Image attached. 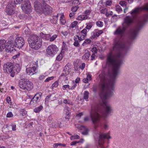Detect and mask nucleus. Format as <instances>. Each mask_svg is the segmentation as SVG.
<instances>
[{
	"label": "nucleus",
	"instance_id": "obj_1",
	"mask_svg": "<svg viewBox=\"0 0 148 148\" xmlns=\"http://www.w3.org/2000/svg\"><path fill=\"white\" fill-rule=\"evenodd\" d=\"M124 56L121 53H117L113 56L112 53L109 54L108 56L106 64L112 68V73L109 74V79L106 76L104 72L102 71L99 75L100 79L101 90L99 95L102 99V106L105 108L104 111L92 108L90 114V117L94 125L95 129L98 126L102 127L100 122L102 116L106 118L112 111L111 105L106 100L112 97L113 92L114 86L116 76L119 73V69L122 63Z\"/></svg>",
	"mask_w": 148,
	"mask_h": 148
},
{
	"label": "nucleus",
	"instance_id": "obj_2",
	"mask_svg": "<svg viewBox=\"0 0 148 148\" xmlns=\"http://www.w3.org/2000/svg\"><path fill=\"white\" fill-rule=\"evenodd\" d=\"M143 10H145L148 12V5H146L143 8L140 7L135 8L131 12V14L132 15L136 14ZM148 19V14H146L143 16V19L138 20L136 26L132 29L130 31L129 34L130 40L125 44L124 43L122 38L124 35L125 27L123 26L122 27H119L117 28L114 32V34L117 35V36L114 40L113 50L119 51L120 49H128V46L131 44V42L132 40L135 38L138 32Z\"/></svg>",
	"mask_w": 148,
	"mask_h": 148
},
{
	"label": "nucleus",
	"instance_id": "obj_3",
	"mask_svg": "<svg viewBox=\"0 0 148 148\" xmlns=\"http://www.w3.org/2000/svg\"><path fill=\"white\" fill-rule=\"evenodd\" d=\"M29 46L34 50L39 49L42 45V40L37 36L31 35L28 39Z\"/></svg>",
	"mask_w": 148,
	"mask_h": 148
},
{
	"label": "nucleus",
	"instance_id": "obj_4",
	"mask_svg": "<svg viewBox=\"0 0 148 148\" xmlns=\"http://www.w3.org/2000/svg\"><path fill=\"white\" fill-rule=\"evenodd\" d=\"M3 69L4 72H9L10 73V76L12 77L14 76L15 73L16 72V68L14 67L13 64L10 62H6L4 64Z\"/></svg>",
	"mask_w": 148,
	"mask_h": 148
},
{
	"label": "nucleus",
	"instance_id": "obj_5",
	"mask_svg": "<svg viewBox=\"0 0 148 148\" xmlns=\"http://www.w3.org/2000/svg\"><path fill=\"white\" fill-rule=\"evenodd\" d=\"M18 85L21 88L24 90H30L33 88V83L29 80L25 79L20 80Z\"/></svg>",
	"mask_w": 148,
	"mask_h": 148
},
{
	"label": "nucleus",
	"instance_id": "obj_6",
	"mask_svg": "<svg viewBox=\"0 0 148 148\" xmlns=\"http://www.w3.org/2000/svg\"><path fill=\"white\" fill-rule=\"evenodd\" d=\"M58 51V49L57 47L55 45H51L47 48L46 53L48 55L53 56Z\"/></svg>",
	"mask_w": 148,
	"mask_h": 148
},
{
	"label": "nucleus",
	"instance_id": "obj_7",
	"mask_svg": "<svg viewBox=\"0 0 148 148\" xmlns=\"http://www.w3.org/2000/svg\"><path fill=\"white\" fill-rule=\"evenodd\" d=\"M23 11L26 14H29L32 11V8L29 0L25 1L21 6Z\"/></svg>",
	"mask_w": 148,
	"mask_h": 148
},
{
	"label": "nucleus",
	"instance_id": "obj_8",
	"mask_svg": "<svg viewBox=\"0 0 148 148\" xmlns=\"http://www.w3.org/2000/svg\"><path fill=\"white\" fill-rule=\"evenodd\" d=\"M15 5L13 1H10L8 4L6 9V12L7 14L11 15L14 13V9L15 8Z\"/></svg>",
	"mask_w": 148,
	"mask_h": 148
},
{
	"label": "nucleus",
	"instance_id": "obj_9",
	"mask_svg": "<svg viewBox=\"0 0 148 148\" xmlns=\"http://www.w3.org/2000/svg\"><path fill=\"white\" fill-rule=\"evenodd\" d=\"M111 137L109 135V134H101L99 136L98 143L99 145L101 147L103 148V144L105 142V139H111Z\"/></svg>",
	"mask_w": 148,
	"mask_h": 148
},
{
	"label": "nucleus",
	"instance_id": "obj_10",
	"mask_svg": "<svg viewBox=\"0 0 148 148\" xmlns=\"http://www.w3.org/2000/svg\"><path fill=\"white\" fill-rule=\"evenodd\" d=\"M52 8L44 2L42 3V7L40 13H43L46 15L50 14L52 13Z\"/></svg>",
	"mask_w": 148,
	"mask_h": 148
},
{
	"label": "nucleus",
	"instance_id": "obj_11",
	"mask_svg": "<svg viewBox=\"0 0 148 148\" xmlns=\"http://www.w3.org/2000/svg\"><path fill=\"white\" fill-rule=\"evenodd\" d=\"M15 46L18 48H22L24 45L25 42L24 39L21 37H17L14 40Z\"/></svg>",
	"mask_w": 148,
	"mask_h": 148
},
{
	"label": "nucleus",
	"instance_id": "obj_12",
	"mask_svg": "<svg viewBox=\"0 0 148 148\" xmlns=\"http://www.w3.org/2000/svg\"><path fill=\"white\" fill-rule=\"evenodd\" d=\"M41 95L42 93L41 92L36 93L30 101V103L31 104L34 105L39 102Z\"/></svg>",
	"mask_w": 148,
	"mask_h": 148
},
{
	"label": "nucleus",
	"instance_id": "obj_13",
	"mask_svg": "<svg viewBox=\"0 0 148 148\" xmlns=\"http://www.w3.org/2000/svg\"><path fill=\"white\" fill-rule=\"evenodd\" d=\"M133 19L131 17L127 16L124 19V21L123 25L125 27V26H128L132 24L133 22Z\"/></svg>",
	"mask_w": 148,
	"mask_h": 148
},
{
	"label": "nucleus",
	"instance_id": "obj_14",
	"mask_svg": "<svg viewBox=\"0 0 148 148\" xmlns=\"http://www.w3.org/2000/svg\"><path fill=\"white\" fill-rule=\"evenodd\" d=\"M34 7L37 12L40 13L42 7V3L41 4L38 1H36L34 2Z\"/></svg>",
	"mask_w": 148,
	"mask_h": 148
},
{
	"label": "nucleus",
	"instance_id": "obj_15",
	"mask_svg": "<svg viewBox=\"0 0 148 148\" xmlns=\"http://www.w3.org/2000/svg\"><path fill=\"white\" fill-rule=\"evenodd\" d=\"M11 42L10 41H8L6 44L5 48L4 49L6 52H7L11 53L13 51L14 49L13 47H12V45H11Z\"/></svg>",
	"mask_w": 148,
	"mask_h": 148
},
{
	"label": "nucleus",
	"instance_id": "obj_16",
	"mask_svg": "<svg viewBox=\"0 0 148 148\" xmlns=\"http://www.w3.org/2000/svg\"><path fill=\"white\" fill-rule=\"evenodd\" d=\"M36 69V68L35 66H33L32 67L27 68L26 69L27 73L29 75H32L35 73V71Z\"/></svg>",
	"mask_w": 148,
	"mask_h": 148
},
{
	"label": "nucleus",
	"instance_id": "obj_17",
	"mask_svg": "<svg viewBox=\"0 0 148 148\" xmlns=\"http://www.w3.org/2000/svg\"><path fill=\"white\" fill-rule=\"evenodd\" d=\"M56 95L54 94H52L47 96L45 98V101H53L56 99Z\"/></svg>",
	"mask_w": 148,
	"mask_h": 148
},
{
	"label": "nucleus",
	"instance_id": "obj_18",
	"mask_svg": "<svg viewBox=\"0 0 148 148\" xmlns=\"http://www.w3.org/2000/svg\"><path fill=\"white\" fill-rule=\"evenodd\" d=\"M6 41L4 40H0V50L1 51H3L5 48Z\"/></svg>",
	"mask_w": 148,
	"mask_h": 148
},
{
	"label": "nucleus",
	"instance_id": "obj_19",
	"mask_svg": "<svg viewBox=\"0 0 148 148\" xmlns=\"http://www.w3.org/2000/svg\"><path fill=\"white\" fill-rule=\"evenodd\" d=\"M40 36L42 38L47 40H48L49 39L50 37V34H44L42 32H41L40 33Z\"/></svg>",
	"mask_w": 148,
	"mask_h": 148
},
{
	"label": "nucleus",
	"instance_id": "obj_20",
	"mask_svg": "<svg viewBox=\"0 0 148 148\" xmlns=\"http://www.w3.org/2000/svg\"><path fill=\"white\" fill-rule=\"evenodd\" d=\"M90 55V53L88 50H86L84 55L82 57V59L84 60L88 59Z\"/></svg>",
	"mask_w": 148,
	"mask_h": 148
},
{
	"label": "nucleus",
	"instance_id": "obj_21",
	"mask_svg": "<svg viewBox=\"0 0 148 148\" xmlns=\"http://www.w3.org/2000/svg\"><path fill=\"white\" fill-rule=\"evenodd\" d=\"M88 17L87 15H82L78 16L76 19L79 21L85 20L87 19Z\"/></svg>",
	"mask_w": 148,
	"mask_h": 148
},
{
	"label": "nucleus",
	"instance_id": "obj_22",
	"mask_svg": "<svg viewBox=\"0 0 148 148\" xmlns=\"http://www.w3.org/2000/svg\"><path fill=\"white\" fill-rule=\"evenodd\" d=\"M64 112L67 115H68L70 113L69 111V108L66 106L64 108Z\"/></svg>",
	"mask_w": 148,
	"mask_h": 148
},
{
	"label": "nucleus",
	"instance_id": "obj_23",
	"mask_svg": "<svg viewBox=\"0 0 148 148\" xmlns=\"http://www.w3.org/2000/svg\"><path fill=\"white\" fill-rule=\"evenodd\" d=\"M103 32V31L102 30H100L98 32H97L96 33L95 35L94 34L95 33H93L94 36H92L93 38H95L96 36H99L101 34H102Z\"/></svg>",
	"mask_w": 148,
	"mask_h": 148
},
{
	"label": "nucleus",
	"instance_id": "obj_24",
	"mask_svg": "<svg viewBox=\"0 0 148 148\" xmlns=\"http://www.w3.org/2000/svg\"><path fill=\"white\" fill-rule=\"evenodd\" d=\"M77 37L78 40L80 41H82L84 40L86 38L85 35H84V34H80L79 36L77 35Z\"/></svg>",
	"mask_w": 148,
	"mask_h": 148
},
{
	"label": "nucleus",
	"instance_id": "obj_25",
	"mask_svg": "<svg viewBox=\"0 0 148 148\" xmlns=\"http://www.w3.org/2000/svg\"><path fill=\"white\" fill-rule=\"evenodd\" d=\"M63 102L65 104H68L69 105H73L72 102L69 99H65L63 101Z\"/></svg>",
	"mask_w": 148,
	"mask_h": 148
},
{
	"label": "nucleus",
	"instance_id": "obj_26",
	"mask_svg": "<svg viewBox=\"0 0 148 148\" xmlns=\"http://www.w3.org/2000/svg\"><path fill=\"white\" fill-rule=\"evenodd\" d=\"M91 42V40L90 39H87L82 44L83 46H85L86 45L90 44Z\"/></svg>",
	"mask_w": 148,
	"mask_h": 148
},
{
	"label": "nucleus",
	"instance_id": "obj_27",
	"mask_svg": "<svg viewBox=\"0 0 148 148\" xmlns=\"http://www.w3.org/2000/svg\"><path fill=\"white\" fill-rule=\"evenodd\" d=\"M43 108L42 106H40L39 107L36 108L34 109V111L36 112H39Z\"/></svg>",
	"mask_w": 148,
	"mask_h": 148
},
{
	"label": "nucleus",
	"instance_id": "obj_28",
	"mask_svg": "<svg viewBox=\"0 0 148 148\" xmlns=\"http://www.w3.org/2000/svg\"><path fill=\"white\" fill-rule=\"evenodd\" d=\"M88 129L87 128H85L84 131L82 132V134L84 135H87L88 134Z\"/></svg>",
	"mask_w": 148,
	"mask_h": 148
},
{
	"label": "nucleus",
	"instance_id": "obj_29",
	"mask_svg": "<svg viewBox=\"0 0 148 148\" xmlns=\"http://www.w3.org/2000/svg\"><path fill=\"white\" fill-rule=\"evenodd\" d=\"M89 92L87 91H85L84 94V98L87 99L88 98Z\"/></svg>",
	"mask_w": 148,
	"mask_h": 148
},
{
	"label": "nucleus",
	"instance_id": "obj_30",
	"mask_svg": "<svg viewBox=\"0 0 148 148\" xmlns=\"http://www.w3.org/2000/svg\"><path fill=\"white\" fill-rule=\"evenodd\" d=\"M27 113V111L24 109H21L20 110V114H21L23 116H24Z\"/></svg>",
	"mask_w": 148,
	"mask_h": 148
},
{
	"label": "nucleus",
	"instance_id": "obj_31",
	"mask_svg": "<svg viewBox=\"0 0 148 148\" xmlns=\"http://www.w3.org/2000/svg\"><path fill=\"white\" fill-rule=\"evenodd\" d=\"M93 24L91 23H87L86 27V29L89 30L92 27Z\"/></svg>",
	"mask_w": 148,
	"mask_h": 148
},
{
	"label": "nucleus",
	"instance_id": "obj_32",
	"mask_svg": "<svg viewBox=\"0 0 148 148\" xmlns=\"http://www.w3.org/2000/svg\"><path fill=\"white\" fill-rule=\"evenodd\" d=\"M52 125L55 127L59 126V123L57 120H56L54 122H53L52 123Z\"/></svg>",
	"mask_w": 148,
	"mask_h": 148
},
{
	"label": "nucleus",
	"instance_id": "obj_33",
	"mask_svg": "<svg viewBox=\"0 0 148 148\" xmlns=\"http://www.w3.org/2000/svg\"><path fill=\"white\" fill-rule=\"evenodd\" d=\"M97 26L99 27H101L103 25V23L101 21H98L96 22Z\"/></svg>",
	"mask_w": 148,
	"mask_h": 148
},
{
	"label": "nucleus",
	"instance_id": "obj_34",
	"mask_svg": "<svg viewBox=\"0 0 148 148\" xmlns=\"http://www.w3.org/2000/svg\"><path fill=\"white\" fill-rule=\"evenodd\" d=\"M116 10L118 12H120L122 10L121 7L119 5L116 6Z\"/></svg>",
	"mask_w": 148,
	"mask_h": 148
},
{
	"label": "nucleus",
	"instance_id": "obj_35",
	"mask_svg": "<svg viewBox=\"0 0 148 148\" xmlns=\"http://www.w3.org/2000/svg\"><path fill=\"white\" fill-rule=\"evenodd\" d=\"M57 35L56 34H55L53 35L52 37L50 38V41H54L55 39L57 37Z\"/></svg>",
	"mask_w": 148,
	"mask_h": 148
},
{
	"label": "nucleus",
	"instance_id": "obj_36",
	"mask_svg": "<svg viewBox=\"0 0 148 148\" xmlns=\"http://www.w3.org/2000/svg\"><path fill=\"white\" fill-rule=\"evenodd\" d=\"M87 31L86 29H84L83 30L81 31L80 32V33L82 34H83L84 35H85V36H86L87 34Z\"/></svg>",
	"mask_w": 148,
	"mask_h": 148
},
{
	"label": "nucleus",
	"instance_id": "obj_37",
	"mask_svg": "<svg viewBox=\"0 0 148 148\" xmlns=\"http://www.w3.org/2000/svg\"><path fill=\"white\" fill-rule=\"evenodd\" d=\"M58 15H57L53 16V18L54 20V21H53V23H55L57 22L58 20Z\"/></svg>",
	"mask_w": 148,
	"mask_h": 148
},
{
	"label": "nucleus",
	"instance_id": "obj_38",
	"mask_svg": "<svg viewBox=\"0 0 148 148\" xmlns=\"http://www.w3.org/2000/svg\"><path fill=\"white\" fill-rule=\"evenodd\" d=\"M23 0H14V1L13 2L14 3V4H20L21 3Z\"/></svg>",
	"mask_w": 148,
	"mask_h": 148
},
{
	"label": "nucleus",
	"instance_id": "obj_39",
	"mask_svg": "<svg viewBox=\"0 0 148 148\" xmlns=\"http://www.w3.org/2000/svg\"><path fill=\"white\" fill-rule=\"evenodd\" d=\"M58 81H57L52 84V87H56L58 86Z\"/></svg>",
	"mask_w": 148,
	"mask_h": 148
},
{
	"label": "nucleus",
	"instance_id": "obj_40",
	"mask_svg": "<svg viewBox=\"0 0 148 148\" xmlns=\"http://www.w3.org/2000/svg\"><path fill=\"white\" fill-rule=\"evenodd\" d=\"M119 4L121 6H124L126 5V2L124 1H121L120 2Z\"/></svg>",
	"mask_w": 148,
	"mask_h": 148
},
{
	"label": "nucleus",
	"instance_id": "obj_41",
	"mask_svg": "<svg viewBox=\"0 0 148 148\" xmlns=\"http://www.w3.org/2000/svg\"><path fill=\"white\" fill-rule=\"evenodd\" d=\"M62 55L61 54H59L57 56L56 60L58 61H60L62 59Z\"/></svg>",
	"mask_w": 148,
	"mask_h": 148
},
{
	"label": "nucleus",
	"instance_id": "obj_42",
	"mask_svg": "<svg viewBox=\"0 0 148 148\" xmlns=\"http://www.w3.org/2000/svg\"><path fill=\"white\" fill-rule=\"evenodd\" d=\"M13 116V114L11 112H8L6 115L7 117L10 118L12 117Z\"/></svg>",
	"mask_w": 148,
	"mask_h": 148
},
{
	"label": "nucleus",
	"instance_id": "obj_43",
	"mask_svg": "<svg viewBox=\"0 0 148 148\" xmlns=\"http://www.w3.org/2000/svg\"><path fill=\"white\" fill-rule=\"evenodd\" d=\"M78 7H77L76 6H75L74 7H72L71 8V11L72 12H75L77 11L78 9Z\"/></svg>",
	"mask_w": 148,
	"mask_h": 148
},
{
	"label": "nucleus",
	"instance_id": "obj_44",
	"mask_svg": "<svg viewBox=\"0 0 148 148\" xmlns=\"http://www.w3.org/2000/svg\"><path fill=\"white\" fill-rule=\"evenodd\" d=\"M67 88H69L70 89H71V88H69V86L68 85L63 86L62 88L64 90H66Z\"/></svg>",
	"mask_w": 148,
	"mask_h": 148
},
{
	"label": "nucleus",
	"instance_id": "obj_45",
	"mask_svg": "<svg viewBox=\"0 0 148 148\" xmlns=\"http://www.w3.org/2000/svg\"><path fill=\"white\" fill-rule=\"evenodd\" d=\"M54 78V77L53 76H52L51 77H49L47 78L45 80V82H47L53 79Z\"/></svg>",
	"mask_w": 148,
	"mask_h": 148
},
{
	"label": "nucleus",
	"instance_id": "obj_46",
	"mask_svg": "<svg viewBox=\"0 0 148 148\" xmlns=\"http://www.w3.org/2000/svg\"><path fill=\"white\" fill-rule=\"evenodd\" d=\"M77 24V22L76 21L73 22L71 24V27H74Z\"/></svg>",
	"mask_w": 148,
	"mask_h": 148
},
{
	"label": "nucleus",
	"instance_id": "obj_47",
	"mask_svg": "<svg viewBox=\"0 0 148 148\" xmlns=\"http://www.w3.org/2000/svg\"><path fill=\"white\" fill-rule=\"evenodd\" d=\"M112 3V1L110 0H107L106 2V5L110 6V5Z\"/></svg>",
	"mask_w": 148,
	"mask_h": 148
},
{
	"label": "nucleus",
	"instance_id": "obj_48",
	"mask_svg": "<svg viewBox=\"0 0 148 148\" xmlns=\"http://www.w3.org/2000/svg\"><path fill=\"white\" fill-rule=\"evenodd\" d=\"M79 138V136L78 135L76 134L74 136H72L71 137V139H78Z\"/></svg>",
	"mask_w": 148,
	"mask_h": 148
},
{
	"label": "nucleus",
	"instance_id": "obj_49",
	"mask_svg": "<svg viewBox=\"0 0 148 148\" xmlns=\"http://www.w3.org/2000/svg\"><path fill=\"white\" fill-rule=\"evenodd\" d=\"M79 3L78 0H74L72 2V4L73 5H75L78 4Z\"/></svg>",
	"mask_w": 148,
	"mask_h": 148
},
{
	"label": "nucleus",
	"instance_id": "obj_50",
	"mask_svg": "<svg viewBox=\"0 0 148 148\" xmlns=\"http://www.w3.org/2000/svg\"><path fill=\"white\" fill-rule=\"evenodd\" d=\"M107 12V9L106 8H104L102 9L101 11V13L105 14Z\"/></svg>",
	"mask_w": 148,
	"mask_h": 148
},
{
	"label": "nucleus",
	"instance_id": "obj_51",
	"mask_svg": "<svg viewBox=\"0 0 148 148\" xmlns=\"http://www.w3.org/2000/svg\"><path fill=\"white\" fill-rule=\"evenodd\" d=\"M58 145H62L64 146H65V145L64 144H62L60 143H56L53 145V147H57Z\"/></svg>",
	"mask_w": 148,
	"mask_h": 148
},
{
	"label": "nucleus",
	"instance_id": "obj_52",
	"mask_svg": "<svg viewBox=\"0 0 148 148\" xmlns=\"http://www.w3.org/2000/svg\"><path fill=\"white\" fill-rule=\"evenodd\" d=\"M69 69V68H68V66H65V67L64 69V70H63L64 72H68V73L69 74V71H68Z\"/></svg>",
	"mask_w": 148,
	"mask_h": 148
},
{
	"label": "nucleus",
	"instance_id": "obj_53",
	"mask_svg": "<svg viewBox=\"0 0 148 148\" xmlns=\"http://www.w3.org/2000/svg\"><path fill=\"white\" fill-rule=\"evenodd\" d=\"M91 10H86L85 11V14H86L85 15H87V16L89 15L91 12Z\"/></svg>",
	"mask_w": 148,
	"mask_h": 148
},
{
	"label": "nucleus",
	"instance_id": "obj_54",
	"mask_svg": "<svg viewBox=\"0 0 148 148\" xmlns=\"http://www.w3.org/2000/svg\"><path fill=\"white\" fill-rule=\"evenodd\" d=\"M73 45L76 47H79V43L78 41H75L73 43Z\"/></svg>",
	"mask_w": 148,
	"mask_h": 148
},
{
	"label": "nucleus",
	"instance_id": "obj_55",
	"mask_svg": "<svg viewBox=\"0 0 148 148\" xmlns=\"http://www.w3.org/2000/svg\"><path fill=\"white\" fill-rule=\"evenodd\" d=\"M91 51L92 52L94 53H96L97 52V49L96 47H93L92 48Z\"/></svg>",
	"mask_w": 148,
	"mask_h": 148
},
{
	"label": "nucleus",
	"instance_id": "obj_56",
	"mask_svg": "<svg viewBox=\"0 0 148 148\" xmlns=\"http://www.w3.org/2000/svg\"><path fill=\"white\" fill-rule=\"evenodd\" d=\"M69 74L67 72H64L63 71V73L60 76H66L67 75H68Z\"/></svg>",
	"mask_w": 148,
	"mask_h": 148
},
{
	"label": "nucleus",
	"instance_id": "obj_57",
	"mask_svg": "<svg viewBox=\"0 0 148 148\" xmlns=\"http://www.w3.org/2000/svg\"><path fill=\"white\" fill-rule=\"evenodd\" d=\"M66 44L63 42V45L62 46V50H65L67 48V46H66Z\"/></svg>",
	"mask_w": 148,
	"mask_h": 148
},
{
	"label": "nucleus",
	"instance_id": "obj_58",
	"mask_svg": "<svg viewBox=\"0 0 148 148\" xmlns=\"http://www.w3.org/2000/svg\"><path fill=\"white\" fill-rule=\"evenodd\" d=\"M6 101L8 103H11V100L10 99V97H8L7 98Z\"/></svg>",
	"mask_w": 148,
	"mask_h": 148
},
{
	"label": "nucleus",
	"instance_id": "obj_59",
	"mask_svg": "<svg viewBox=\"0 0 148 148\" xmlns=\"http://www.w3.org/2000/svg\"><path fill=\"white\" fill-rule=\"evenodd\" d=\"M83 112H81L79 114H77L76 116L77 117H79V118L81 117L82 116H83Z\"/></svg>",
	"mask_w": 148,
	"mask_h": 148
},
{
	"label": "nucleus",
	"instance_id": "obj_60",
	"mask_svg": "<svg viewBox=\"0 0 148 148\" xmlns=\"http://www.w3.org/2000/svg\"><path fill=\"white\" fill-rule=\"evenodd\" d=\"M60 21L61 23L63 25L64 24L66 23V21L64 19H62L61 18L60 19Z\"/></svg>",
	"mask_w": 148,
	"mask_h": 148
},
{
	"label": "nucleus",
	"instance_id": "obj_61",
	"mask_svg": "<svg viewBox=\"0 0 148 148\" xmlns=\"http://www.w3.org/2000/svg\"><path fill=\"white\" fill-rule=\"evenodd\" d=\"M108 127V125L106 123H105L104 125V128L105 130H107Z\"/></svg>",
	"mask_w": 148,
	"mask_h": 148
},
{
	"label": "nucleus",
	"instance_id": "obj_62",
	"mask_svg": "<svg viewBox=\"0 0 148 148\" xmlns=\"http://www.w3.org/2000/svg\"><path fill=\"white\" fill-rule=\"evenodd\" d=\"M62 34L64 36H66L68 34V33L67 31H62Z\"/></svg>",
	"mask_w": 148,
	"mask_h": 148
},
{
	"label": "nucleus",
	"instance_id": "obj_63",
	"mask_svg": "<svg viewBox=\"0 0 148 148\" xmlns=\"http://www.w3.org/2000/svg\"><path fill=\"white\" fill-rule=\"evenodd\" d=\"M87 79H88V80H90L91 79V76L89 74L87 75Z\"/></svg>",
	"mask_w": 148,
	"mask_h": 148
},
{
	"label": "nucleus",
	"instance_id": "obj_64",
	"mask_svg": "<svg viewBox=\"0 0 148 148\" xmlns=\"http://www.w3.org/2000/svg\"><path fill=\"white\" fill-rule=\"evenodd\" d=\"M45 76L44 75H41L39 76V79L40 80H42L43 79H44L45 78Z\"/></svg>",
	"mask_w": 148,
	"mask_h": 148
}]
</instances>
